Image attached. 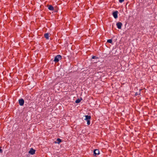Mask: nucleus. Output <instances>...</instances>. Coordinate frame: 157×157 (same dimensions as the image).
Masks as SVG:
<instances>
[{"label": "nucleus", "mask_w": 157, "mask_h": 157, "mask_svg": "<svg viewBox=\"0 0 157 157\" xmlns=\"http://www.w3.org/2000/svg\"><path fill=\"white\" fill-rule=\"evenodd\" d=\"M61 58V56L60 55H57L55 57L54 61L55 63H57Z\"/></svg>", "instance_id": "obj_1"}, {"label": "nucleus", "mask_w": 157, "mask_h": 157, "mask_svg": "<svg viewBox=\"0 0 157 157\" xmlns=\"http://www.w3.org/2000/svg\"><path fill=\"white\" fill-rule=\"evenodd\" d=\"M93 152V155L94 156H97V155H98L100 154L99 150L98 149L94 150Z\"/></svg>", "instance_id": "obj_2"}, {"label": "nucleus", "mask_w": 157, "mask_h": 157, "mask_svg": "<svg viewBox=\"0 0 157 157\" xmlns=\"http://www.w3.org/2000/svg\"><path fill=\"white\" fill-rule=\"evenodd\" d=\"M18 101L20 105L22 106L24 105V101L22 98L19 99Z\"/></svg>", "instance_id": "obj_3"}, {"label": "nucleus", "mask_w": 157, "mask_h": 157, "mask_svg": "<svg viewBox=\"0 0 157 157\" xmlns=\"http://www.w3.org/2000/svg\"><path fill=\"white\" fill-rule=\"evenodd\" d=\"M116 25L118 29H121L122 25V24L120 22H118L117 23Z\"/></svg>", "instance_id": "obj_4"}, {"label": "nucleus", "mask_w": 157, "mask_h": 157, "mask_svg": "<svg viewBox=\"0 0 157 157\" xmlns=\"http://www.w3.org/2000/svg\"><path fill=\"white\" fill-rule=\"evenodd\" d=\"M118 13V12L117 11H116L113 13V15L115 19H116L118 17L117 14Z\"/></svg>", "instance_id": "obj_5"}, {"label": "nucleus", "mask_w": 157, "mask_h": 157, "mask_svg": "<svg viewBox=\"0 0 157 157\" xmlns=\"http://www.w3.org/2000/svg\"><path fill=\"white\" fill-rule=\"evenodd\" d=\"M36 150L33 148H31L29 151V153L31 155H33L35 154Z\"/></svg>", "instance_id": "obj_6"}, {"label": "nucleus", "mask_w": 157, "mask_h": 157, "mask_svg": "<svg viewBox=\"0 0 157 157\" xmlns=\"http://www.w3.org/2000/svg\"><path fill=\"white\" fill-rule=\"evenodd\" d=\"M62 141L61 139H60L59 138H58L54 142V143L55 144H59L60 143L62 142Z\"/></svg>", "instance_id": "obj_7"}, {"label": "nucleus", "mask_w": 157, "mask_h": 157, "mask_svg": "<svg viewBox=\"0 0 157 157\" xmlns=\"http://www.w3.org/2000/svg\"><path fill=\"white\" fill-rule=\"evenodd\" d=\"M85 116L86 118L85 120L86 121L88 120H90V119L91 118V116H90L86 115Z\"/></svg>", "instance_id": "obj_8"}, {"label": "nucleus", "mask_w": 157, "mask_h": 157, "mask_svg": "<svg viewBox=\"0 0 157 157\" xmlns=\"http://www.w3.org/2000/svg\"><path fill=\"white\" fill-rule=\"evenodd\" d=\"M48 9L51 10H53L54 8L52 6L50 5L48 6Z\"/></svg>", "instance_id": "obj_9"}, {"label": "nucleus", "mask_w": 157, "mask_h": 157, "mask_svg": "<svg viewBox=\"0 0 157 157\" xmlns=\"http://www.w3.org/2000/svg\"><path fill=\"white\" fill-rule=\"evenodd\" d=\"M44 37L47 39H49V34L48 33H46L44 34Z\"/></svg>", "instance_id": "obj_10"}, {"label": "nucleus", "mask_w": 157, "mask_h": 157, "mask_svg": "<svg viewBox=\"0 0 157 157\" xmlns=\"http://www.w3.org/2000/svg\"><path fill=\"white\" fill-rule=\"evenodd\" d=\"M141 90H142V89H139V91L138 92H136L135 93V96L140 95V91H141Z\"/></svg>", "instance_id": "obj_11"}, {"label": "nucleus", "mask_w": 157, "mask_h": 157, "mask_svg": "<svg viewBox=\"0 0 157 157\" xmlns=\"http://www.w3.org/2000/svg\"><path fill=\"white\" fill-rule=\"evenodd\" d=\"M107 42L108 43L111 44H113V41L112 39H109L108 40H107Z\"/></svg>", "instance_id": "obj_12"}, {"label": "nucleus", "mask_w": 157, "mask_h": 157, "mask_svg": "<svg viewBox=\"0 0 157 157\" xmlns=\"http://www.w3.org/2000/svg\"><path fill=\"white\" fill-rule=\"evenodd\" d=\"M80 101L81 100L80 99H78L75 101V102L76 103H78L80 102Z\"/></svg>", "instance_id": "obj_13"}, {"label": "nucleus", "mask_w": 157, "mask_h": 157, "mask_svg": "<svg viewBox=\"0 0 157 157\" xmlns=\"http://www.w3.org/2000/svg\"><path fill=\"white\" fill-rule=\"evenodd\" d=\"M86 121L87 122V125H90V120H87Z\"/></svg>", "instance_id": "obj_14"}, {"label": "nucleus", "mask_w": 157, "mask_h": 157, "mask_svg": "<svg viewBox=\"0 0 157 157\" xmlns=\"http://www.w3.org/2000/svg\"><path fill=\"white\" fill-rule=\"evenodd\" d=\"M98 57H97L96 56H93L92 57V59H98Z\"/></svg>", "instance_id": "obj_15"}, {"label": "nucleus", "mask_w": 157, "mask_h": 157, "mask_svg": "<svg viewBox=\"0 0 157 157\" xmlns=\"http://www.w3.org/2000/svg\"><path fill=\"white\" fill-rule=\"evenodd\" d=\"M124 1V0H119V2L121 3H122V2H123Z\"/></svg>", "instance_id": "obj_16"}, {"label": "nucleus", "mask_w": 157, "mask_h": 157, "mask_svg": "<svg viewBox=\"0 0 157 157\" xmlns=\"http://www.w3.org/2000/svg\"><path fill=\"white\" fill-rule=\"evenodd\" d=\"M1 147L0 146V153H2V150L1 149Z\"/></svg>", "instance_id": "obj_17"}, {"label": "nucleus", "mask_w": 157, "mask_h": 157, "mask_svg": "<svg viewBox=\"0 0 157 157\" xmlns=\"http://www.w3.org/2000/svg\"><path fill=\"white\" fill-rule=\"evenodd\" d=\"M135 89H137L138 88H137V87H136Z\"/></svg>", "instance_id": "obj_18"}]
</instances>
